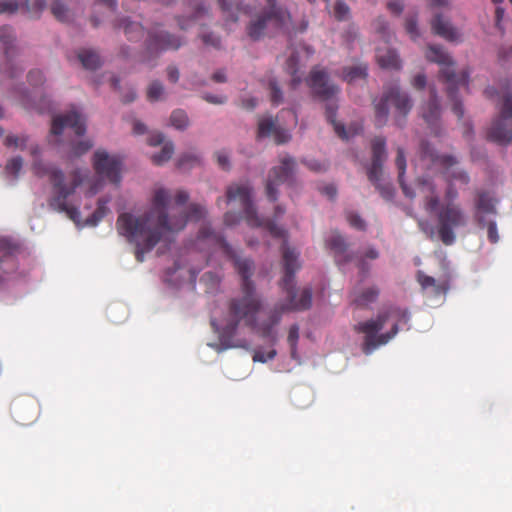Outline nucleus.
I'll return each instance as SVG.
<instances>
[{"label":"nucleus","instance_id":"nucleus-47","mask_svg":"<svg viewBox=\"0 0 512 512\" xmlns=\"http://www.w3.org/2000/svg\"><path fill=\"white\" fill-rule=\"evenodd\" d=\"M198 162H199V159L197 156L191 155V154H183L178 159V167L181 169H186V168L193 167Z\"/></svg>","mask_w":512,"mask_h":512},{"label":"nucleus","instance_id":"nucleus-50","mask_svg":"<svg viewBox=\"0 0 512 512\" xmlns=\"http://www.w3.org/2000/svg\"><path fill=\"white\" fill-rule=\"evenodd\" d=\"M91 147L92 143L90 141H79L77 144L73 145L72 152L75 156H81L89 151Z\"/></svg>","mask_w":512,"mask_h":512},{"label":"nucleus","instance_id":"nucleus-59","mask_svg":"<svg viewBox=\"0 0 512 512\" xmlns=\"http://www.w3.org/2000/svg\"><path fill=\"white\" fill-rule=\"evenodd\" d=\"M387 9L394 15L399 16L404 9V5L400 0H393L387 3Z\"/></svg>","mask_w":512,"mask_h":512},{"label":"nucleus","instance_id":"nucleus-63","mask_svg":"<svg viewBox=\"0 0 512 512\" xmlns=\"http://www.w3.org/2000/svg\"><path fill=\"white\" fill-rule=\"evenodd\" d=\"M179 76L180 73L176 66L170 65L167 67V77L169 81L176 83L179 80Z\"/></svg>","mask_w":512,"mask_h":512},{"label":"nucleus","instance_id":"nucleus-39","mask_svg":"<svg viewBox=\"0 0 512 512\" xmlns=\"http://www.w3.org/2000/svg\"><path fill=\"white\" fill-rule=\"evenodd\" d=\"M333 13L336 20L345 21L350 16V8L345 2L338 0L335 2Z\"/></svg>","mask_w":512,"mask_h":512},{"label":"nucleus","instance_id":"nucleus-20","mask_svg":"<svg viewBox=\"0 0 512 512\" xmlns=\"http://www.w3.org/2000/svg\"><path fill=\"white\" fill-rule=\"evenodd\" d=\"M496 199L488 192H480L475 204V219L481 228H484L486 217L496 214Z\"/></svg>","mask_w":512,"mask_h":512},{"label":"nucleus","instance_id":"nucleus-3","mask_svg":"<svg viewBox=\"0 0 512 512\" xmlns=\"http://www.w3.org/2000/svg\"><path fill=\"white\" fill-rule=\"evenodd\" d=\"M33 171L38 177H49L52 184V195L48 200L49 207L54 211L65 213L70 220L79 225L81 221L79 207L70 204L68 198L85 181L88 171L75 169L66 177L61 169L47 166L39 160L34 161Z\"/></svg>","mask_w":512,"mask_h":512},{"label":"nucleus","instance_id":"nucleus-41","mask_svg":"<svg viewBox=\"0 0 512 512\" xmlns=\"http://www.w3.org/2000/svg\"><path fill=\"white\" fill-rule=\"evenodd\" d=\"M219 5L221 6V9L224 12H231L229 14V19L233 22H236L238 20V16L232 12L233 8H236L238 10V0H217Z\"/></svg>","mask_w":512,"mask_h":512},{"label":"nucleus","instance_id":"nucleus-14","mask_svg":"<svg viewBox=\"0 0 512 512\" xmlns=\"http://www.w3.org/2000/svg\"><path fill=\"white\" fill-rule=\"evenodd\" d=\"M39 403L33 396L20 395L13 399L10 407L11 415L16 423L30 425L39 416Z\"/></svg>","mask_w":512,"mask_h":512},{"label":"nucleus","instance_id":"nucleus-16","mask_svg":"<svg viewBox=\"0 0 512 512\" xmlns=\"http://www.w3.org/2000/svg\"><path fill=\"white\" fill-rule=\"evenodd\" d=\"M312 92L324 101L331 100L339 92L337 85L332 83L326 70L314 67L306 79Z\"/></svg>","mask_w":512,"mask_h":512},{"label":"nucleus","instance_id":"nucleus-11","mask_svg":"<svg viewBox=\"0 0 512 512\" xmlns=\"http://www.w3.org/2000/svg\"><path fill=\"white\" fill-rule=\"evenodd\" d=\"M295 159L288 154L279 157V165L274 166L266 180V195L271 202L278 198V186L287 182L295 169Z\"/></svg>","mask_w":512,"mask_h":512},{"label":"nucleus","instance_id":"nucleus-56","mask_svg":"<svg viewBox=\"0 0 512 512\" xmlns=\"http://www.w3.org/2000/svg\"><path fill=\"white\" fill-rule=\"evenodd\" d=\"M21 103L26 108H35L39 110V112L43 113L45 110V106L41 104H36L33 100H31L30 96L27 93H24L21 96Z\"/></svg>","mask_w":512,"mask_h":512},{"label":"nucleus","instance_id":"nucleus-15","mask_svg":"<svg viewBox=\"0 0 512 512\" xmlns=\"http://www.w3.org/2000/svg\"><path fill=\"white\" fill-rule=\"evenodd\" d=\"M121 165L119 158L110 156L104 150H97L94 153L93 166L96 173L114 184H119L121 181Z\"/></svg>","mask_w":512,"mask_h":512},{"label":"nucleus","instance_id":"nucleus-7","mask_svg":"<svg viewBox=\"0 0 512 512\" xmlns=\"http://www.w3.org/2000/svg\"><path fill=\"white\" fill-rule=\"evenodd\" d=\"M375 122L378 127L383 126L389 115L388 105L395 107L397 113L405 118L412 109V100L409 95L401 91L399 86H393L385 91L380 99L374 100Z\"/></svg>","mask_w":512,"mask_h":512},{"label":"nucleus","instance_id":"nucleus-36","mask_svg":"<svg viewBox=\"0 0 512 512\" xmlns=\"http://www.w3.org/2000/svg\"><path fill=\"white\" fill-rule=\"evenodd\" d=\"M51 13L53 16L61 21L66 22L70 18V11L60 0H55L51 5Z\"/></svg>","mask_w":512,"mask_h":512},{"label":"nucleus","instance_id":"nucleus-60","mask_svg":"<svg viewBox=\"0 0 512 512\" xmlns=\"http://www.w3.org/2000/svg\"><path fill=\"white\" fill-rule=\"evenodd\" d=\"M202 97L205 101L211 104H224L227 101V97L223 95H213L206 93Z\"/></svg>","mask_w":512,"mask_h":512},{"label":"nucleus","instance_id":"nucleus-1","mask_svg":"<svg viewBox=\"0 0 512 512\" xmlns=\"http://www.w3.org/2000/svg\"><path fill=\"white\" fill-rule=\"evenodd\" d=\"M252 188L249 184L230 185L226 192L227 202L238 201L243 209L246 222L251 227H265L271 236L284 239L282 245V260L284 275L280 286L287 294V303L277 304L270 311L267 320L257 321V314L262 309V300L256 292L253 275V262L248 258H241L236 251L227 243L222 235L216 233L209 226H203L198 232V240L207 241L217 246L230 260L241 276V295L233 297L228 302V314L226 324L223 327L224 333L233 335L240 323L257 331L263 338L276 340L274 327L280 322L284 312L292 310H306L312 304V290L304 288L297 299L295 289V273L300 268L298 261L299 254L291 249L286 242L287 231L278 226L273 220L261 219L258 217L253 205Z\"/></svg>","mask_w":512,"mask_h":512},{"label":"nucleus","instance_id":"nucleus-51","mask_svg":"<svg viewBox=\"0 0 512 512\" xmlns=\"http://www.w3.org/2000/svg\"><path fill=\"white\" fill-rule=\"evenodd\" d=\"M373 27L378 34L386 38L389 26L387 21L383 17H378L377 19H375V21L373 22Z\"/></svg>","mask_w":512,"mask_h":512},{"label":"nucleus","instance_id":"nucleus-12","mask_svg":"<svg viewBox=\"0 0 512 512\" xmlns=\"http://www.w3.org/2000/svg\"><path fill=\"white\" fill-rule=\"evenodd\" d=\"M183 43L184 41L180 37L168 31L161 30L156 26L148 32L145 48L148 54L156 58L162 52L178 50Z\"/></svg>","mask_w":512,"mask_h":512},{"label":"nucleus","instance_id":"nucleus-6","mask_svg":"<svg viewBox=\"0 0 512 512\" xmlns=\"http://www.w3.org/2000/svg\"><path fill=\"white\" fill-rule=\"evenodd\" d=\"M431 195L426 196L424 208L427 212H436L437 232L443 244L449 246L456 240L454 229L464 227L467 217L461 206L455 202H446L439 205V197L435 194L434 187H430Z\"/></svg>","mask_w":512,"mask_h":512},{"label":"nucleus","instance_id":"nucleus-22","mask_svg":"<svg viewBox=\"0 0 512 512\" xmlns=\"http://www.w3.org/2000/svg\"><path fill=\"white\" fill-rule=\"evenodd\" d=\"M17 246L11 243L8 239H0V251L4 254L0 257V270L2 273L13 271L16 267L13 251Z\"/></svg>","mask_w":512,"mask_h":512},{"label":"nucleus","instance_id":"nucleus-9","mask_svg":"<svg viewBox=\"0 0 512 512\" xmlns=\"http://www.w3.org/2000/svg\"><path fill=\"white\" fill-rule=\"evenodd\" d=\"M372 163L368 169V179L385 200L394 196V188L390 183H381L382 166L387 158L386 141L383 137H375L371 143Z\"/></svg>","mask_w":512,"mask_h":512},{"label":"nucleus","instance_id":"nucleus-42","mask_svg":"<svg viewBox=\"0 0 512 512\" xmlns=\"http://www.w3.org/2000/svg\"><path fill=\"white\" fill-rule=\"evenodd\" d=\"M298 339H299V327H298V325L294 324L289 328V333H288V337H287V341L291 348L292 357H295Z\"/></svg>","mask_w":512,"mask_h":512},{"label":"nucleus","instance_id":"nucleus-5","mask_svg":"<svg viewBox=\"0 0 512 512\" xmlns=\"http://www.w3.org/2000/svg\"><path fill=\"white\" fill-rule=\"evenodd\" d=\"M425 56L428 61L441 66L439 77L447 84V95L452 102L453 113L461 119L464 115V108L457 92L460 88L468 90L469 72L463 70L456 73L453 59L442 46L429 45Z\"/></svg>","mask_w":512,"mask_h":512},{"label":"nucleus","instance_id":"nucleus-64","mask_svg":"<svg viewBox=\"0 0 512 512\" xmlns=\"http://www.w3.org/2000/svg\"><path fill=\"white\" fill-rule=\"evenodd\" d=\"M189 199V194L184 190L177 191L175 195V204L177 206H183Z\"/></svg>","mask_w":512,"mask_h":512},{"label":"nucleus","instance_id":"nucleus-13","mask_svg":"<svg viewBox=\"0 0 512 512\" xmlns=\"http://www.w3.org/2000/svg\"><path fill=\"white\" fill-rule=\"evenodd\" d=\"M14 41L15 35L13 29L9 26L0 27V42L3 45L5 53V68L4 70H0V83H4L6 79L12 80L23 72V68L18 66L14 59Z\"/></svg>","mask_w":512,"mask_h":512},{"label":"nucleus","instance_id":"nucleus-33","mask_svg":"<svg viewBox=\"0 0 512 512\" xmlns=\"http://www.w3.org/2000/svg\"><path fill=\"white\" fill-rule=\"evenodd\" d=\"M108 200L107 199H99L98 206L96 210L93 212V214L87 218L86 224L90 226H95L98 224L99 221L103 219V217L107 214L109 211L108 207Z\"/></svg>","mask_w":512,"mask_h":512},{"label":"nucleus","instance_id":"nucleus-2","mask_svg":"<svg viewBox=\"0 0 512 512\" xmlns=\"http://www.w3.org/2000/svg\"><path fill=\"white\" fill-rule=\"evenodd\" d=\"M171 195L165 188L155 191L152 207L140 216L131 213H121L116 222V228L121 236L129 243L136 245L135 258L144 261V256L161 240L168 239L170 234L183 230L188 221H199L206 215V209L200 204H190L186 211L171 213Z\"/></svg>","mask_w":512,"mask_h":512},{"label":"nucleus","instance_id":"nucleus-40","mask_svg":"<svg viewBox=\"0 0 512 512\" xmlns=\"http://www.w3.org/2000/svg\"><path fill=\"white\" fill-rule=\"evenodd\" d=\"M417 279L423 289L433 287L436 293H440L441 288L436 284V280L433 277L425 275L423 272H418Z\"/></svg>","mask_w":512,"mask_h":512},{"label":"nucleus","instance_id":"nucleus-26","mask_svg":"<svg viewBox=\"0 0 512 512\" xmlns=\"http://www.w3.org/2000/svg\"><path fill=\"white\" fill-rule=\"evenodd\" d=\"M115 27H123L125 35L130 41H137L143 37V26L138 22H131L128 19H122Z\"/></svg>","mask_w":512,"mask_h":512},{"label":"nucleus","instance_id":"nucleus-37","mask_svg":"<svg viewBox=\"0 0 512 512\" xmlns=\"http://www.w3.org/2000/svg\"><path fill=\"white\" fill-rule=\"evenodd\" d=\"M171 125L177 129H185L188 126V116L183 110H175L170 116Z\"/></svg>","mask_w":512,"mask_h":512},{"label":"nucleus","instance_id":"nucleus-32","mask_svg":"<svg viewBox=\"0 0 512 512\" xmlns=\"http://www.w3.org/2000/svg\"><path fill=\"white\" fill-rule=\"evenodd\" d=\"M367 76V66L360 64L343 69V78L349 83L357 80L364 79Z\"/></svg>","mask_w":512,"mask_h":512},{"label":"nucleus","instance_id":"nucleus-29","mask_svg":"<svg viewBox=\"0 0 512 512\" xmlns=\"http://www.w3.org/2000/svg\"><path fill=\"white\" fill-rule=\"evenodd\" d=\"M337 105L334 104V103H327L326 104V111H325V114H326V119L329 123H331L334 127V131L336 132V134L342 138V139H347L348 138V135L346 133V130H345V127L338 123L336 121V112H337Z\"/></svg>","mask_w":512,"mask_h":512},{"label":"nucleus","instance_id":"nucleus-18","mask_svg":"<svg viewBox=\"0 0 512 512\" xmlns=\"http://www.w3.org/2000/svg\"><path fill=\"white\" fill-rule=\"evenodd\" d=\"M257 137H273L278 145L285 144L291 139L289 132L278 124L277 119L271 116L262 117L258 120Z\"/></svg>","mask_w":512,"mask_h":512},{"label":"nucleus","instance_id":"nucleus-10","mask_svg":"<svg viewBox=\"0 0 512 512\" xmlns=\"http://www.w3.org/2000/svg\"><path fill=\"white\" fill-rule=\"evenodd\" d=\"M488 138L498 144H508L512 140V94L505 93L502 97L499 115L492 122Z\"/></svg>","mask_w":512,"mask_h":512},{"label":"nucleus","instance_id":"nucleus-45","mask_svg":"<svg viewBox=\"0 0 512 512\" xmlns=\"http://www.w3.org/2000/svg\"><path fill=\"white\" fill-rule=\"evenodd\" d=\"M26 143H27V137H24V136L18 137V136H14V135H8L4 140L5 146L21 148V149H24Z\"/></svg>","mask_w":512,"mask_h":512},{"label":"nucleus","instance_id":"nucleus-34","mask_svg":"<svg viewBox=\"0 0 512 512\" xmlns=\"http://www.w3.org/2000/svg\"><path fill=\"white\" fill-rule=\"evenodd\" d=\"M174 153V146H173V143L172 142H166L160 153L158 154H154L151 159H152V162L155 164V165H162L164 164L165 162H167L173 155Z\"/></svg>","mask_w":512,"mask_h":512},{"label":"nucleus","instance_id":"nucleus-25","mask_svg":"<svg viewBox=\"0 0 512 512\" xmlns=\"http://www.w3.org/2000/svg\"><path fill=\"white\" fill-rule=\"evenodd\" d=\"M377 62L382 68L399 70L401 68V61L399 56L394 50H387L385 52L377 51Z\"/></svg>","mask_w":512,"mask_h":512},{"label":"nucleus","instance_id":"nucleus-19","mask_svg":"<svg viewBox=\"0 0 512 512\" xmlns=\"http://www.w3.org/2000/svg\"><path fill=\"white\" fill-rule=\"evenodd\" d=\"M430 25L432 32L446 41L457 42L460 40L461 35L459 31L452 25L450 20L443 15L439 13L435 14Z\"/></svg>","mask_w":512,"mask_h":512},{"label":"nucleus","instance_id":"nucleus-55","mask_svg":"<svg viewBox=\"0 0 512 512\" xmlns=\"http://www.w3.org/2000/svg\"><path fill=\"white\" fill-rule=\"evenodd\" d=\"M276 356V350L272 349L267 353H264L262 351H255L253 355V360L255 362H262L265 363L268 360H272Z\"/></svg>","mask_w":512,"mask_h":512},{"label":"nucleus","instance_id":"nucleus-23","mask_svg":"<svg viewBox=\"0 0 512 512\" xmlns=\"http://www.w3.org/2000/svg\"><path fill=\"white\" fill-rule=\"evenodd\" d=\"M326 246L334 253L335 257L344 256L346 262L353 261L354 258L350 254H346L347 243L342 235L338 232H332L325 241Z\"/></svg>","mask_w":512,"mask_h":512},{"label":"nucleus","instance_id":"nucleus-27","mask_svg":"<svg viewBox=\"0 0 512 512\" xmlns=\"http://www.w3.org/2000/svg\"><path fill=\"white\" fill-rule=\"evenodd\" d=\"M78 59L82 66L89 70H95L101 65L98 53L91 49H82L78 53Z\"/></svg>","mask_w":512,"mask_h":512},{"label":"nucleus","instance_id":"nucleus-35","mask_svg":"<svg viewBox=\"0 0 512 512\" xmlns=\"http://www.w3.org/2000/svg\"><path fill=\"white\" fill-rule=\"evenodd\" d=\"M298 57L294 53H292L286 62V70L287 72L292 76L291 85L293 88H295L297 85L300 84L301 78L297 76L298 71Z\"/></svg>","mask_w":512,"mask_h":512},{"label":"nucleus","instance_id":"nucleus-54","mask_svg":"<svg viewBox=\"0 0 512 512\" xmlns=\"http://www.w3.org/2000/svg\"><path fill=\"white\" fill-rule=\"evenodd\" d=\"M28 81L33 86L41 85L44 82V76L40 70H31L28 73Z\"/></svg>","mask_w":512,"mask_h":512},{"label":"nucleus","instance_id":"nucleus-62","mask_svg":"<svg viewBox=\"0 0 512 512\" xmlns=\"http://www.w3.org/2000/svg\"><path fill=\"white\" fill-rule=\"evenodd\" d=\"M304 163L307 165V167L310 170H312L314 172H322L327 169V166L324 163H321L317 160H309V161H305Z\"/></svg>","mask_w":512,"mask_h":512},{"label":"nucleus","instance_id":"nucleus-4","mask_svg":"<svg viewBox=\"0 0 512 512\" xmlns=\"http://www.w3.org/2000/svg\"><path fill=\"white\" fill-rule=\"evenodd\" d=\"M409 313L398 307H390L377 315L375 319L360 322L354 330L365 335L362 351L369 355L379 346L388 343L399 331L398 322L407 323Z\"/></svg>","mask_w":512,"mask_h":512},{"label":"nucleus","instance_id":"nucleus-58","mask_svg":"<svg viewBox=\"0 0 512 512\" xmlns=\"http://www.w3.org/2000/svg\"><path fill=\"white\" fill-rule=\"evenodd\" d=\"M412 86L417 90H423L427 84L426 75L424 73H419L415 75L411 82Z\"/></svg>","mask_w":512,"mask_h":512},{"label":"nucleus","instance_id":"nucleus-43","mask_svg":"<svg viewBox=\"0 0 512 512\" xmlns=\"http://www.w3.org/2000/svg\"><path fill=\"white\" fill-rule=\"evenodd\" d=\"M23 166V159L20 156L10 159L6 164V172L13 176H17Z\"/></svg>","mask_w":512,"mask_h":512},{"label":"nucleus","instance_id":"nucleus-53","mask_svg":"<svg viewBox=\"0 0 512 512\" xmlns=\"http://www.w3.org/2000/svg\"><path fill=\"white\" fill-rule=\"evenodd\" d=\"M405 29L413 40H415L419 36L418 28H417V21L415 18L411 17V18L406 19Z\"/></svg>","mask_w":512,"mask_h":512},{"label":"nucleus","instance_id":"nucleus-49","mask_svg":"<svg viewBox=\"0 0 512 512\" xmlns=\"http://www.w3.org/2000/svg\"><path fill=\"white\" fill-rule=\"evenodd\" d=\"M484 227H487L488 239L491 243H497L499 240L496 223L492 220H486Z\"/></svg>","mask_w":512,"mask_h":512},{"label":"nucleus","instance_id":"nucleus-52","mask_svg":"<svg viewBox=\"0 0 512 512\" xmlns=\"http://www.w3.org/2000/svg\"><path fill=\"white\" fill-rule=\"evenodd\" d=\"M347 220L349 222V224L358 229V230H364L365 229V222L364 220L358 215V214H355V213H348L347 214Z\"/></svg>","mask_w":512,"mask_h":512},{"label":"nucleus","instance_id":"nucleus-46","mask_svg":"<svg viewBox=\"0 0 512 512\" xmlns=\"http://www.w3.org/2000/svg\"><path fill=\"white\" fill-rule=\"evenodd\" d=\"M448 176L450 178V182H460L462 184L467 185L470 181L469 175L464 170H453L448 172Z\"/></svg>","mask_w":512,"mask_h":512},{"label":"nucleus","instance_id":"nucleus-38","mask_svg":"<svg viewBox=\"0 0 512 512\" xmlns=\"http://www.w3.org/2000/svg\"><path fill=\"white\" fill-rule=\"evenodd\" d=\"M164 94V86L159 81H153L147 89V99L151 102L158 101Z\"/></svg>","mask_w":512,"mask_h":512},{"label":"nucleus","instance_id":"nucleus-28","mask_svg":"<svg viewBox=\"0 0 512 512\" xmlns=\"http://www.w3.org/2000/svg\"><path fill=\"white\" fill-rule=\"evenodd\" d=\"M422 152L423 157H428L433 163H438L445 167L446 169L452 168L457 164V159L452 155H436L433 152L429 151L428 145L426 143H422Z\"/></svg>","mask_w":512,"mask_h":512},{"label":"nucleus","instance_id":"nucleus-8","mask_svg":"<svg viewBox=\"0 0 512 512\" xmlns=\"http://www.w3.org/2000/svg\"><path fill=\"white\" fill-rule=\"evenodd\" d=\"M265 2L266 8L263 13L252 21L247 28V33L253 40H258L264 35L268 22H273L277 28H282L291 21L289 11L284 6L279 5L277 0H265Z\"/></svg>","mask_w":512,"mask_h":512},{"label":"nucleus","instance_id":"nucleus-44","mask_svg":"<svg viewBox=\"0 0 512 512\" xmlns=\"http://www.w3.org/2000/svg\"><path fill=\"white\" fill-rule=\"evenodd\" d=\"M270 99L273 105H279L283 100V94L276 81L269 82Z\"/></svg>","mask_w":512,"mask_h":512},{"label":"nucleus","instance_id":"nucleus-57","mask_svg":"<svg viewBox=\"0 0 512 512\" xmlns=\"http://www.w3.org/2000/svg\"><path fill=\"white\" fill-rule=\"evenodd\" d=\"M202 41L206 45H210L214 48L220 47V38L213 33H204L201 35Z\"/></svg>","mask_w":512,"mask_h":512},{"label":"nucleus","instance_id":"nucleus-48","mask_svg":"<svg viewBox=\"0 0 512 512\" xmlns=\"http://www.w3.org/2000/svg\"><path fill=\"white\" fill-rule=\"evenodd\" d=\"M19 9V4L13 0L0 2V14H14Z\"/></svg>","mask_w":512,"mask_h":512},{"label":"nucleus","instance_id":"nucleus-61","mask_svg":"<svg viewBox=\"0 0 512 512\" xmlns=\"http://www.w3.org/2000/svg\"><path fill=\"white\" fill-rule=\"evenodd\" d=\"M240 215L233 213V212H227L224 215V224L227 227H231L235 224H237L240 221Z\"/></svg>","mask_w":512,"mask_h":512},{"label":"nucleus","instance_id":"nucleus-31","mask_svg":"<svg viewBox=\"0 0 512 512\" xmlns=\"http://www.w3.org/2000/svg\"><path fill=\"white\" fill-rule=\"evenodd\" d=\"M45 6L44 0H26L21 9L27 17L38 18L45 9Z\"/></svg>","mask_w":512,"mask_h":512},{"label":"nucleus","instance_id":"nucleus-17","mask_svg":"<svg viewBox=\"0 0 512 512\" xmlns=\"http://www.w3.org/2000/svg\"><path fill=\"white\" fill-rule=\"evenodd\" d=\"M65 128H71L77 136H82L86 132L85 120L81 114L74 110L53 118L51 133L54 136L61 135Z\"/></svg>","mask_w":512,"mask_h":512},{"label":"nucleus","instance_id":"nucleus-30","mask_svg":"<svg viewBox=\"0 0 512 512\" xmlns=\"http://www.w3.org/2000/svg\"><path fill=\"white\" fill-rule=\"evenodd\" d=\"M395 164H396V167H397L398 173H399V175H398L399 183L401 185V188H402L404 194L410 198L414 197V194L410 191V189L403 182V177H404V174L406 171V159H405V155H404V150L402 148H398V150H397V157H396Z\"/></svg>","mask_w":512,"mask_h":512},{"label":"nucleus","instance_id":"nucleus-24","mask_svg":"<svg viewBox=\"0 0 512 512\" xmlns=\"http://www.w3.org/2000/svg\"><path fill=\"white\" fill-rule=\"evenodd\" d=\"M380 294V289L376 286H370L362 290L353 291V303L359 307H366L375 302Z\"/></svg>","mask_w":512,"mask_h":512},{"label":"nucleus","instance_id":"nucleus-21","mask_svg":"<svg viewBox=\"0 0 512 512\" xmlns=\"http://www.w3.org/2000/svg\"><path fill=\"white\" fill-rule=\"evenodd\" d=\"M421 111L422 117L428 125H435L439 120L441 107L437 91L434 87H430L429 100L422 106Z\"/></svg>","mask_w":512,"mask_h":512}]
</instances>
